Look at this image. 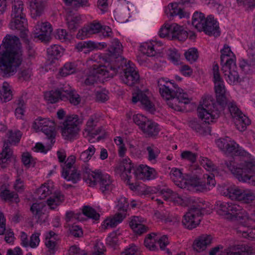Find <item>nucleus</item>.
<instances>
[{
	"mask_svg": "<svg viewBox=\"0 0 255 255\" xmlns=\"http://www.w3.org/2000/svg\"><path fill=\"white\" fill-rule=\"evenodd\" d=\"M143 220L142 218L134 216L129 222V226L134 232L138 235H141L147 231V227L142 224Z\"/></svg>",
	"mask_w": 255,
	"mask_h": 255,
	"instance_id": "obj_29",
	"label": "nucleus"
},
{
	"mask_svg": "<svg viewBox=\"0 0 255 255\" xmlns=\"http://www.w3.org/2000/svg\"><path fill=\"white\" fill-rule=\"evenodd\" d=\"M180 5L177 2L169 3L165 9V13L170 18L176 15H178L180 18L189 17V13L185 12Z\"/></svg>",
	"mask_w": 255,
	"mask_h": 255,
	"instance_id": "obj_25",
	"label": "nucleus"
},
{
	"mask_svg": "<svg viewBox=\"0 0 255 255\" xmlns=\"http://www.w3.org/2000/svg\"><path fill=\"white\" fill-rule=\"evenodd\" d=\"M146 150L147 152V158L150 161L155 163L156 162V158L158 156L160 151L153 144H150L146 147Z\"/></svg>",
	"mask_w": 255,
	"mask_h": 255,
	"instance_id": "obj_52",
	"label": "nucleus"
},
{
	"mask_svg": "<svg viewBox=\"0 0 255 255\" xmlns=\"http://www.w3.org/2000/svg\"><path fill=\"white\" fill-rule=\"evenodd\" d=\"M132 101L134 104L140 101L143 108L151 113L155 111L154 104L146 94L142 91H139L135 96H133Z\"/></svg>",
	"mask_w": 255,
	"mask_h": 255,
	"instance_id": "obj_26",
	"label": "nucleus"
},
{
	"mask_svg": "<svg viewBox=\"0 0 255 255\" xmlns=\"http://www.w3.org/2000/svg\"><path fill=\"white\" fill-rule=\"evenodd\" d=\"M206 18L204 14L201 12H195L192 16V25L199 31L204 29Z\"/></svg>",
	"mask_w": 255,
	"mask_h": 255,
	"instance_id": "obj_38",
	"label": "nucleus"
},
{
	"mask_svg": "<svg viewBox=\"0 0 255 255\" xmlns=\"http://www.w3.org/2000/svg\"><path fill=\"white\" fill-rule=\"evenodd\" d=\"M236 232L240 236L251 240H255V227L254 229L250 228L249 226H246L241 224L236 228Z\"/></svg>",
	"mask_w": 255,
	"mask_h": 255,
	"instance_id": "obj_34",
	"label": "nucleus"
},
{
	"mask_svg": "<svg viewBox=\"0 0 255 255\" xmlns=\"http://www.w3.org/2000/svg\"><path fill=\"white\" fill-rule=\"evenodd\" d=\"M204 29L202 31L210 36L215 37L219 36L220 34L219 24L217 21L212 16H209L206 18V21L204 24Z\"/></svg>",
	"mask_w": 255,
	"mask_h": 255,
	"instance_id": "obj_23",
	"label": "nucleus"
},
{
	"mask_svg": "<svg viewBox=\"0 0 255 255\" xmlns=\"http://www.w3.org/2000/svg\"><path fill=\"white\" fill-rule=\"evenodd\" d=\"M221 52V63L222 65L231 63V61H235L234 54L228 45H225Z\"/></svg>",
	"mask_w": 255,
	"mask_h": 255,
	"instance_id": "obj_37",
	"label": "nucleus"
},
{
	"mask_svg": "<svg viewBox=\"0 0 255 255\" xmlns=\"http://www.w3.org/2000/svg\"><path fill=\"white\" fill-rule=\"evenodd\" d=\"M17 107L15 110V115L17 118L21 119L24 115L25 108V101L23 97H19L16 101Z\"/></svg>",
	"mask_w": 255,
	"mask_h": 255,
	"instance_id": "obj_54",
	"label": "nucleus"
},
{
	"mask_svg": "<svg viewBox=\"0 0 255 255\" xmlns=\"http://www.w3.org/2000/svg\"><path fill=\"white\" fill-rule=\"evenodd\" d=\"M189 127L200 134L204 135L207 132L208 127L197 120H191L189 123Z\"/></svg>",
	"mask_w": 255,
	"mask_h": 255,
	"instance_id": "obj_45",
	"label": "nucleus"
},
{
	"mask_svg": "<svg viewBox=\"0 0 255 255\" xmlns=\"http://www.w3.org/2000/svg\"><path fill=\"white\" fill-rule=\"evenodd\" d=\"M159 92L169 107L175 111L184 110V106L190 102L188 95L177 85L163 78L157 81Z\"/></svg>",
	"mask_w": 255,
	"mask_h": 255,
	"instance_id": "obj_3",
	"label": "nucleus"
},
{
	"mask_svg": "<svg viewBox=\"0 0 255 255\" xmlns=\"http://www.w3.org/2000/svg\"><path fill=\"white\" fill-rule=\"evenodd\" d=\"M170 178L175 184L181 188L186 189L192 192H203L210 190L215 185L216 181L211 177H208V181L205 184L200 179L195 176L185 178L181 171L177 168H173L170 173Z\"/></svg>",
	"mask_w": 255,
	"mask_h": 255,
	"instance_id": "obj_4",
	"label": "nucleus"
},
{
	"mask_svg": "<svg viewBox=\"0 0 255 255\" xmlns=\"http://www.w3.org/2000/svg\"><path fill=\"white\" fill-rule=\"evenodd\" d=\"M121 70L120 79L125 84L132 86L139 80V75L136 71L134 64L126 59L122 60V63L117 64V68Z\"/></svg>",
	"mask_w": 255,
	"mask_h": 255,
	"instance_id": "obj_10",
	"label": "nucleus"
},
{
	"mask_svg": "<svg viewBox=\"0 0 255 255\" xmlns=\"http://www.w3.org/2000/svg\"><path fill=\"white\" fill-rule=\"evenodd\" d=\"M171 35L172 37H177L180 39L186 38L187 37V32L183 29V27L179 26L175 23L171 24Z\"/></svg>",
	"mask_w": 255,
	"mask_h": 255,
	"instance_id": "obj_48",
	"label": "nucleus"
},
{
	"mask_svg": "<svg viewBox=\"0 0 255 255\" xmlns=\"http://www.w3.org/2000/svg\"><path fill=\"white\" fill-rule=\"evenodd\" d=\"M184 56L186 59L190 63L195 62L198 58V50L195 48H189L185 52Z\"/></svg>",
	"mask_w": 255,
	"mask_h": 255,
	"instance_id": "obj_56",
	"label": "nucleus"
},
{
	"mask_svg": "<svg viewBox=\"0 0 255 255\" xmlns=\"http://www.w3.org/2000/svg\"><path fill=\"white\" fill-rule=\"evenodd\" d=\"M45 245L51 253H53L57 245V235L53 231L46 232L45 235Z\"/></svg>",
	"mask_w": 255,
	"mask_h": 255,
	"instance_id": "obj_35",
	"label": "nucleus"
},
{
	"mask_svg": "<svg viewBox=\"0 0 255 255\" xmlns=\"http://www.w3.org/2000/svg\"><path fill=\"white\" fill-rule=\"evenodd\" d=\"M226 105H228L231 115L234 119L237 128L241 131H244L247 126L251 124L250 119L240 111L234 101L228 99Z\"/></svg>",
	"mask_w": 255,
	"mask_h": 255,
	"instance_id": "obj_15",
	"label": "nucleus"
},
{
	"mask_svg": "<svg viewBox=\"0 0 255 255\" xmlns=\"http://www.w3.org/2000/svg\"><path fill=\"white\" fill-rule=\"evenodd\" d=\"M141 130L145 135L151 137L158 134L160 131V128L157 123L148 120V122Z\"/></svg>",
	"mask_w": 255,
	"mask_h": 255,
	"instance_id": "obj_33",
	"label": "nucleus"
},
{
	"mask_svg": "<svg viewBox=\"0 0 255 255\" xmlns=\"http://www.w3.org/2000/svg\"><path fill=\"white\" fill-rule=\"evenodd\" d=\"M63 86L55 90H52L47 92L44 94V97L46 101L50 103H55L57 102L59 99L65 101V97L64 92L63 91Z\"/></svg>",
	"mask_w": 255,
	"mask_h": 255,
	"instance_id": "obj_27",
	"label": "nucleus"
},
{
	"mask_svg": "<svg viewBox=\"0 0 255 255\" xmlns=\"http://www.w3.org/2000/svg\"><path fill=\"white\" fill-rule=\"evenodd\" d=\"M44 206L42 203H33L30 208V210L33 216L38 220L40 219L42 215V209Z\"/></svg>",
	"mask_w": 255,
	"mask_h": 255,
	"instance_id": "obj_60",
	"label": "nucleus"
},
{
	"mask_svg": "<svg viewBox=\"0 0 255 255\" xmlns=\"http://www.w3.org/2000/svg\"><path fill=\"white\" fill-rule=\"evenodd\" d=\"M62 90L64 92L65 100H68L70 103L74 106L78 105L80 103V96L68 85H64Z\"/></svg>",
	"mask_w": 255,
	"mask_h": 255,
	"instance_id": "obj_30",
	"label": "nucleus"
},
{
	"mask_svg": "<svg viewBox=\"0 0 255 255\" xmlns=\"http://www.w3.org/2000/svg\"><path fill=\"white\" fill-rule=\"evenodd\" d=\"M52 28L48 22H38L35 26L34 36L41 42H47L50 39Z\"/></svg>",
	"mask_w": 255,
	"mask_h": 255,
	"instance_id": "obj_18",
	"label": "nucleus"
},
{
	"mask_svg": "<svg viewBox=\"0 0 255 255\" xmlns=\"http://www.w3.org/2000/svg\"><path fill=\"white\" fill-rule=\"evenodd\" d=\"M47 52L48 55L54 58H58L62 53V48L58 45H53L47 49Z\"/></svg>",
	"mask_w": 255,
	"mask_h": 255,
	"instance_id": "obj_58",
	"label": "nucleus"
},
{
	"mask_svg": "<svg viewBox=\"0 0 255 255\" xmlns=\"http://www.w3.org/2000/svg\"><path fill=\"white\" fill-rule=\"evenodd\" d=\"M158 240V236L154 233L149 234L144 240V245L150 250L154 251L157 249L156 244Z\"/></svg>",
	"mask_w": 255,
	"mask_h": 255,
	"instance_id": "obj_51",
	"label": "nucleus"
},
{
	"mask_svg": "<svg viewBox=\"0 0 255 255\" xmlns=\"http://www.w3.org/2000/svg\"><path fill=\"white\" fill-rule=\"evenodd\" d=\"M83 214L89 218L95 220H98L99 219L100 215L92 208L89 206H85L83 209Z\"/></svg>",
	"mask_w": 255,
	"mask_h": 255,
	"instance_id": "obj_61",
	"label": "nucleus"
},
{
	"mask_svg": "<svg viewBox=\"0 0 255 255\" xmlns=\"http://www.w3.org/2000/svg\"><path fill=\"white\" fill-rule=\"evenodd\" d=\"M52 186L49 183H44L37 189L35 193V196L38 199L42 200L52 194Z\"/></svg>",
	"mask_w": 255,
	"mask_h": 255,
	"instance_id": "obj_40",
	"label": "nucleus"
},
{
	"mask_svg": "<svg viewBox=\"0 0 255 255\" xmlns=\"http://www.w3.org/2000/svg\"><path fill=\"white\" fill-rule=\"evenodd\" d=\"M131 171L135 179L138 180H150L155 178L156 171L153 168L146 165H141L136 169H134L131 165Z\"/></svg>",
	"mask_w": 255,
	"mask_h": 255,
	"instance_id": "obj_21",
	"label": "nucleus"
},
{
	"mask_svg": "<svg viewBox=\"0 0 255 255\" xmlns=\"http://www.w3.org/2000/svg\"><path fill=\"white\" fill-rule=\"evenodd\" d=\"M205 208L204 204L201 202L195 203L191 205L183 217L182 223L184 227L189 230L196 228L200 224Z\"/></svg>",
	"mask_w": 255,
	"mask_h": 255,
	"instance_id": "obj_9",
	"label": "nucleus"
},
{
	"mask_svg": "<svg viewBox=\"0 0 255 255\" xmlns=\"http://www.w3.org/2000/svg\"><path fill=\"white\" fill-rule=\"evenodd\" d=\"M239 201L247 204L255 202V194L251 190H243Z\"/></svg>",
	"mask_w": 255,
	"mask_h": 255,
	"instance_id": "obj_55",
	"label": "nucleus"
},
{
	"mask_svg": "<svg viewBox=\"0 0 255 255\" xmlns=\"http://www.w3.org/2000/svg\"><path fill=\"white\" fill-rule=\"evenodd\" d=\"M216 143L219 148L226 152L235 155H244L246 154L245 151L242 150L235 141L231 140L229 137L221 138L217 140Z\"/></svg>",
	"mask_w": 255,
	"mask_h": 255,
	"instance_id": "obj_17",
	"label": "nucleus"
},
{
	"mask_svg": "<svg viewBox=\"0 0 255 255\" xmlns=\"http://www.w3.org/2000/svg\"><path fill=\"white\" fill-rule=\"evenodd\" d=\"M22 136L21 132L19 130H9L6 133L7 139L4 142L3 149L0 154V164L4 163L9 158L12 151L9 148V145H16L19 142Z\"/></svg>",
	"mask_w": 255,
	"mask_h": 255,
	"instance_id": "obj_13",
	"label": "nucleus"
},
{
	"mask_svg": "<svg viewBox=\"0 0 255 255\" xmlns=\"http://www.w3.org/2000/svg\"><path fill=\"white\" fill-rule=\"evenodd\" d=\"M225 164L240 181L255 186V160L245 161L240 165L233 160L225 161Z\"/></svg>",
	"mask_w": 255,
	"mask_h": 255,
	"instance_id": "obj_6",
	"label": "nucleus"
},
{
	"mask_svg": "<svg viewBox=\"0 0 255 255\" xmlns=\"http://www.w3.org/2000/svg\"><path fill=\"white\" fill-rule=\"evenodd\" d=\"M90 35L99 33L102 28V25L99 22L94 21L87 25Z\"/></svg>",
	"mask_w": 255,
	"mask_h": 255,
	"instance_id": "obj_64",
	"label": "nucleus"
},
{
	"mask_svg": "<svg viewBox=\"0 0 255 255\" xmlns=\"http://www.w3.org/2000/svg\"><path fill=\"white\" fill-rule=\"evenodd\" d=\"M227 255H250V246L237 245L231 247L227 253Z\"/></svg>",
	"mask_w": 255,
	"mask_h": 255,
	"instance_id": "obj_36",
	"label": "nucleus"
},
{
	"mask_svg": "<svg viewBox=\"0 0 255 255\" xmlns=\"http://www.w3.org/2000/svg\"><path fill=\"white\" fill-rule=\"evenodd\" d=\"M221 215H230V217L243 218L255 223V209L250 215L248 214L240 205L233 203L223 202L219 205L218 211Z\"/></svg>",
	"mask_w": 255,
	"mask_h": 255,
	"instance_id": "obj_8",
	"label": "nucleus"
},
{
	"mask_svg": "<svg viewBox=\"0 0 255 255\" xmlns=\"http://www.w3.org/2000/svg\"><path fill=\"white\" fill-rule=\"evenodd\" d=\"M222 70L226 81L230 84L235 85L241 81L235 61H231V63L223 64Z\"/></svg>",
	"mask_w": 255,
	"mask_h": 255,
	"instance_id": "obj_19",
	"label": "nucleus"
},
{
	"mask_svg": "<svg viewBox=\"0 0 255 255\" xmlns=\"http://www.w3.org/2000/svg\"><path fill=\"white\" fill-rule=\"evenodd\" d=\"M148 119L141 114H137L133 117V121L134 123L138 126L139 128L141 130L143 127L148 122Z\"/></svg>",
	"mask_w": 255,
	"mask_h": 255,
	"instance_id": "obj_62",
	"label": "nucleus"
},
{
	"mask_svg": "<svg viewBox=\"0 0 255 255\" xmlns=\"http://www.w3.org/2000/svg\"><path fill=\"white\" fill-rule=\"evenodd\" d=\"M64 201V196L60 192H55L47 200L48 206L51 209H55Z\"/></svg>",
	"mask_w": 255,
	"mask_h": 255,
	"instance_id": "obj_42",
	"label": "nucleus"
},
{
	"mask_svg": "<svg viewBox=\"0 0 255 255\" xmlns=\"http://www.w3.org/2000/svg\"><path fill=\"white\" fill-rule=\"evenodd\" d=\"M168 193L171 194V200L175 203L181 206H187L191 201V199L188 197L182 198L176 193L173 192L172 190H169Z\"/></svg>",
	"mask_w": 255,
	"mask_h": 255,
	"instance_id": "obj_53",
	"label": "nucleus"
},
{
	"mask_svg": "<svg viewBox=\"0 0 255 255\" xmlns=\"http://www.w3.org/2000/svg\"><path fill=\"white\" fill-rule=\"evenodd\" d=\"M81 123L82 121L77 115L67 116L61 127V134L64 139L70 141L77 139L80 131L79 125Z\"/></svg>",
	"mask_w": 255,
	"mask_h": 255,
	"instance_id": "obj_11",
	"label": "nucleus"
},
{
	"mask_svg": "<svg viewBox=\"0 0 255 255\" xmlns=\"http://www.w3.org/2000/svg\"><path fill=\"white\" fill-rule=\"evenodd\" d=\"M23 11V2L21 0H14L12 2L11 18H15L21 16H25V14Z\"/></svg>",
	"mask_w": 255,
	"mask_h": 255,
	"instance_id": "obj_41",
	"label": "nucleus"
},
{
	"mask_svg": "<svg viewBox=\"0 0 255 255\" xmlns=\"http://www.w3.org/2000/svg\"><path fill=\"white\" fill-rule=\"evenodd\" d=\"M32 18H36L43 13L47 0H28Z\"/></svg>",
	"mask_w": 255,
	"mask_h": 255,
	"instance_id": "obj_24",
	"label": "nucleus"
},
{
	"mask_svg": "<svg viewBox=\"0 0 255 255\" xmlns=\"http://www.w3.org/2000/svg\"><path fill=\"white\" fill-rule=\"evenodd\" d=\"M112 67L107 69L101 64H93L87 72V77L85 80L87 85H91L97 82L102 76L105 77H113L115 75L114 69Z\"/></svg>",
	"mask_w": 255,
	"mask_h": 255,
	"instance_id": "obj_12",
	"label": "nucleus"
},
{
	"mask_svg": "<svg viewBox=\"0 0 255 255\" xmlns=\"http://www.w3.org/2000/svg\"><path fill=\"white\" fill-rule=\"evenodd\" d=\"M213 73L214 88L216 94V100L219 107H216L215 103L211 96H207L203 99L197 108L199 118L206 124H210L217 119L222 110L226 106L228 99L226 96L225 87L224 81L220 76L218 64L213 66Z\"/></svg>",
	"mask_w": 255,
	"mask_h": 255,
	"instance_id": "obj_1",
	"label": "nucleus"
},
{
	"mask_svg": "<svg viewBox=\"0 0 255 255\" xmlns=\"http://www.w3.org/2000/svg\"><path fill=\"white\" fill-rule=\"evenodd\" d=\"M155 215L158 218L164 220L166 223H169L172 225H177L180 222V218L177 216H173L172 215H161L159 212H156Z\"/></svg>",
	"mask_w": 255,
	"mask_h": 255,
	"instance_id": "obj_50",
	"label": "nucleus"
},
{
	"mask_svg": "<svg viewBox=\"0 0 255 255\" xmlns=\"http://www.w3.org/2000/svg\"><path fill=\"white\" fill-rule=\"evenodd\" d=\"M75 71V67L74 64L72 63H66L63 68H62L59 73L60 75L63 77L67 76L68 75L73 74Z\"/></svg>",
	"mask_w": 255,
	"mask_h": 255,
	"instance_id": "obj_59",
	"label": "nucleus"
},
{
	"mask_svg": "<svg viewBox=\"0 0 255 255\" xmlns=\"http://www.w3.org/2000/svg\"><path fill=\"white\" fill-rule=\"evenodd\" d=\"M83 179L91 187L99 184L102 192L106 194L112 191L113 185L109 175L103 173L101 171H91L88 164L82 166Z\"/></svg>",
	"mask_w": 255,
	"mask_h": 255,
	"instance_id": "obj_7",
	"label": "nucleus"
},
{
	"mask_svg": "<svg viewBox=\"0 0 255 255\" xmlns=\"http://www.w3.org/2000/svg\"><path fill=\"white\" fill-rule=\"evenodd\" d=\"M225 190L226 191L223 193L224 195L229 197L232 200L235 199L238 201L240 200L243 191V190L235 185L229 186Z\"/></svg>",
	"mask_w": 255,
	"mask_h": 255,
	"instance_id": "obj_39",
	"label": "nucleus"
},
{
	"mask_svg": "<svg viewBox=\"0 0 255 255\" xmlns=\"http://www.w3.org/2000/svg\"><path fill=\"white\" fill-rule=\"evenodd\" d=\"M99 120L100 118L98 116H91L87 122L85 131L92 135H97L100 133L101 131V129L100 128H98L95 129V128L99 123Z\"/></svg>",
	"mask_w": 255,
	"mask_h": 255,
	"instance_id": "obj_32",
	"label": "nucleus"
},
{
	"mask_svg": "<svg viewBox=\"0 0 255 255\" xmlns=\"http://www.w3.org/2000/svg\"><path fill=\"white\" fill-rule=\"evenodd\" d=\"M9 27L11 29L20 30L21 37L25 38L26 37L27 22L25 16H21L11 18Z\"/></svg>",
	"mask_w": 255,
	"mask_h": 255,
	"instance_id": "obj_22",
	"label": "nucleus"
},
{
	"mask_svg": "<svg viewBox=\"0 0 255 255\" xmlns=\"http://www.w3.org/2000/svg\"><path fill=\"white\" fill-rule=\"evenodd\" d=\"M12 92L8 83L5 82L0 90V98L4 102H7L12 99Z\"/></svg>",
	"mask_w": 255,
	"mask_h": 255,
	"instance_id": "obj_47",
	"label": "nucleus"
},
{
	"mask_svg": "<svg viewBox=\"0 0 255 255\" xmlns=\"http://www.w3.org/2000/svg\"><path fill=\"white\" fill-rule=\"evenodd\" d=\"M212 238L210 235H202L196 239L193 244V248L198 252L205 250L212 241Z\"/></svg>",
	"mask_w": 255,
	"mask_h": 255,
	"instance_id": "obj_28",
	"label": "nucleus"
},
{
	"mask_svg": "<svg viewBox=\"0 0 255 255\" xmlns=\"http://www.w3.org/2000/svg\"><path fill=\"white\" fill-rule=\"evenodd\" d=\"M21 62L19 38L6 35L0 45V70L5 76L14 74Z\"/></svg>",
	"mask_w": 255,
	"mask_h": 255,
	"instance_id": "obj_2",
	"label": "nucleus"
},
{
	"mask_svg": "<svg viewBox=\"0 0 255 255\" xmlns=\"http://www.w3.org/2000/svg\"><path fill=\"white\" fill-rule=\"evenodd\" d=\"M33 128L36 130H41L52 144L54 143L55 136L54 122L47 119L38 118L35 120Z\"/></svg>",
	"mask_w": 255,
	"mask_h": 255,
	"instance_id": "obj_16",
	"label": "nucleus"
},
{
	"mask_svg": "<svg viewBox=\"0 0 255 255\" xmlns=\"http://www.w3.org/2000/svg\"><path fill=\"white\" fill-rule=\"evenodd\" d=\"M68 27L70 30L75 31L78 27L81 17L78 13L68 14L67 18Z\"/></svg>",
	"mask_w": 255,
	"mask_h": 255,
	"instance_id": "obj_43",
	"label": "nucleus"
},
{
	"mask_svg": "<svg viewBox=\"0 0 255 255\" xmlns=\"http://www.w3.org/2000/svg\"><path fill=\"white\" fill-rule=\"evenodd\" d=\"M1 198L6 201L14 202L17 203L19 201L18 196L17 193L11 192L9 190H4L0 193Z\"/></svg>",
	"mask_w": 255,
	"mask_h": 255,
	"instance_id": "obj_49",
	"label": "nucleus"
},
{
	"mask_svg": "<svg viewBox=\"0 0 255 255\" xmlns=\"http://www.w3.org/2000/svg\"><path fill=\"white\" fill-rule=\"evenodd\" d=\"M124 218L122 213L116 214L113 218L106 219L103 225L104 228L115 227L118 224L121 223Z\"/></svg>",
	"mask_w": 255,
	"mask_h": 255,
	"instance_id": "obj_46",
	"label": "nucleus"
},
{
	"mask_svg": "<svg viewBox=\"0 0 255 255\" xmlns=\"http://www.w3.org/2000/svg\"><path fill=\"white\" fill-rule=\"evenodd\" d=\"M76 157L74 155L69 156L64 163L61 165L62 169V176L73 183H76L81 179V174L74 166Z\"/></svg>",
	"mask_w": 255,
	"mask_h": 255,
	"instance_id": "obj_14",
	"label": "nucleus"
},
{
	"mask_svg": "<svg viewBox=\"0 0 255 255\" xmlns=\"http://www.w3.org/2000/svg\"><path fill=\"white\" fill-rule=\"evenodd\" d=\"M131 164L129 159H125L119 165L118 170L121 172V177L127 181L129 188L132 190H136L138 185L135 183L130 182V179L132 178L131 174Z\"/></svg>",
	"mask_w": 255,
	"mask_h": 255,
	"instance_id": "obj_20",
	"label": "nucleus"
},
{
	"mask_svg": "<svg viewBox=\"0 0 255 255\" xmlns=\"http://www.w3.org/2000/svg\"><path fill=\"white\" fill-rule=\"evenodd\" d=\"M200 164L206 170L212 172L211 175L207 174L206 175V176H205L204 178H207V179H208V177H211L215 181L214 177L216 175H218V171L216 166L212 162L211 160L206 157L201 158L200 160ZM208 181V179H207V183H205V184H207ZM203 183H204V182Z\"/></svg>",
	"mask_w": 255,
	"mask_h": 255,
	"instance_id": "obj_31",
	"label": "nucleus"
},
{
	"mask_svg": "<svg viewBox=\"0 0 255 255\" xmlns=\"http://www.w3.org/2000/svg\"><path fill=\"white\" fill-rule=\"evenodd\" d=\"M157 44H153L151 42L144 43L140 47V50L148 56H154L159 53V50L156 48Z\"/></svg>",
	"mask_w": 255,
	"mask_h": 255,
	"instance_id": "obj_44",
	"label": "nucleus"
},
{
	"mask_svg": "<svg viewBox=\"0 0 255 255\" xmlns=\"http://www.w3.org/2000/svg\"><path fill=\"white\" fill-rule=\"evenodd\" d=\"M96 151V149L93 145H90L88 148L83 151L80 156V160L84 162L88 161L94 154Z\"/></svg>",
	"mask_w": 255,
	"mask_h": 255,
	"instance_id": "obj_57",
	"label": "nucleus"
},
{
	"mask_svg": "<svg viewBox=\"0 0 255 255\" xmlns=\"http://www.w3.org/2000/svg\"><path fill=\"white\" fill-rule=\"evenodd\" d=\"M167 55L169 59L174 64H178L180 59V54L178 52V51L175 49H169L168 50Z\"/></svg>",
	"mask_w": 255,
	"mask_h": 255,
	"instance_id": "obj_63",
	"label": "nucleus"
},
{
	"mask_svg": "<svg viewBox=\"0 0 255 255\" xmlns=\"http://www.w3.org/2000/svg\"><path fill=\"white\" fill-rule=\"evenodd\" d=\"M122 52V44L117 39H114L108 48L107 54H95L88 60V62L89 65H91L92 62L97 61L99 59V62L103 64V65L107 69L112 67V69H114L115 74H116L117 64H119V63H121L122 60L124 59L121 56Z\"/></svg>",
	"mask_w": 255,
	"mask_h": 255,
	"instance_id": "obj_5",
	"label": "nucleus"
}]
</instances>
